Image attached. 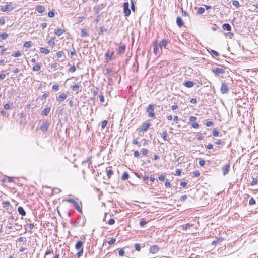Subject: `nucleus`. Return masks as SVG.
<instances>
[{
    "label": "nucleus",
    "mask_w": 258,
    "mask_h": 258,
    "mask_svg": "<svg viewBox=\"0 0 258 258\" xmlns=\"http://www.w3.org/2000/svg\"><path fill=\"white\" fill-rule=\"evenodd\" d=\"M67 98V95L64 93H62L58 97H57L56 100L58 102H61L66 100Z\"/></svg>",
    "instance_id": "12"
},
{
    "label": "nucleus",
    "mask_w": 258,
    "mask_h": 258,
    "mask_svg": "<svg viewBox=\"0 0 258 258\" xmlns=\"http://www.w3.org/2000/svg\"><path fill=\"white\" fill-rule=\"evenodd\" d=\"M257 183V180L256 178L252 177V180L251 182V185H254Z\"/></svg>",
    "instance_id": "44"
},
{
    "label": "nucleus",
    "mask_w": 258,
    "mask_h": 258,
    "mask_svg": "<svg viewBox=\"0 0 258 258\" xmlns=\"http://www.w3.org/2000/svg\"><path fill=\"white\" fill-rule=\"evenodd\" d=\"M113 54V52H112L111 54H110L109 52H107L105 53V56L106 57L105 59L106 61H109L112 59V55Z\"/></svg>",
    "instance_id": "25"
},
{
    "label": "nucleus",
    "mask_w": 258,
    "mask_h": 258,
    "mask_svg": "<svg viewBox=\"0 0 258 258\" xmlns=\"http://www.w3.org/2000/svg\"><path fill=\"white\" fill-rule=\"evenodd\" d=\"M255 203H256L255 200L254 199V198L253 197H251L249 201V204L250 205H253L255 204Z\"/></svg>",
    "instance_id": "39"
},
{
    "label": "nucleus",
    "mask_w": 258,
    "mask_h": 258,
    "mask_svg": "<svg viewBox=\"0 0 258 258\" xmlns=\"http://www.w3.org/2000/svg\"><path fill=\"white\" fill-rule=\"evenodd\" d=\"M21 54V53L19 51H17L15 53H13L12 56L13 57H19Z\"/></svg>",
    "instance_id": "36"
},
{
    "label": "nucleus",
    "mask_w": 258,
    "mask_h": 258,
    "mask_svg": "<svg viewBox=\"0 0 258 258\" xmlns=\"http://www.w3.org/2000/svg\"><path fill=\"white\" fill-rule=\"evenodd\" d=\"M141 153L144 155H146L148 153V150L146 149H143L141 151Z\"/></svg>",
    "instance_id": "49"
},
{
    "label": "nucleus",
    "mask_w": 258,
    "mask_h": 258,
    "mask_svg": "<svg viewBox=\"0 0 258 258\" xmlns=\"http://www.w3.org/2000/svg\"><path fill=\"white\" fill-rule=\"evenodd\" d=\"M135 248L138 251H140L141 250V246L140 244L136 243L135 244Z\"/></svg>",
    "instance_id": "47"
},
{
    "label": "nucleus",
    "mask_w": 258,
    "mask_h": 258,
    "mask_svg": "<svg viewBox=\"0 0 258 258\" xmlns=\"http://www.w3.org/2000/svg\"><path fill=\"white\" fill-rule=\"evenodd\" d=\"M205 12V9L203 7L199 8L198 10V13L199 14H202Z\"/></svg>",
    "instance_id": "42"
},
{
    "label": "nucleus",
    "mask_w": 258,
    "mask_h": 258,
    "mask_svg": "<svg viewBox=\"0 0 258 258\" xmlns=\"http://www.w3.org/2000/svg\"><path fill=\"white\" fill-rule=\"evenodd\" d=\"M162 135H163V139L164 141H165L167 140V134L166 131H164L162 133Z\"/></svg>",
    "instance_id": "45"
},
{
    "label": "nucleus",
    "mask_w": 258,
    "mask_h": 258,
    "mask_svg": "<svg viewBox=\"0 0 258 258\" xmlns=\"http://www.w3.org/2000/svg\"><path fill=\"white\" fill-rule=\"evenodd\" d=\"M232 4L237 8H238L240 6L239 2L236 0H233L232 2Z\"/></svg>",
    "instance_id": "43"
},
{
    "label": "nucleus",
    "mask_w": 258,
    "mask_h": 258,
    "mask_svg": "<svg viewBox=\"0 0 258 258\" xmlns=\"http://www.w3.org/2000/svg\"><path fill=\"white\" fill-rule=\"evenodd\" d=\"M49 125V123L47 121H46L44 122H43V123L40 126V129L43 132H45L48 130Z\"/></svg>",
    "instance_id": "9"
},
{
    "label": "nucleus",
    "mask_w": 258,
    "mask_h": 258,
    "mask_svg": "<svg viewBox=\"0 0 258 258\" xmlns=\"http://www.w3.org/2000/svg\"><path fill=\"white\" fill-rule=\"evenodd\" d=\"M82 246L83 242L81 241H78L75 245V248L76 249L78 250H81V249H83Z\"/></svg>",
    "instance_id": "20"
},
{
    "label": "nucleus",
    "mask_w": 258,
    "mask_h": 258,
    "mask_svg": "<svg viewBox=\"0 0 258 258\" xmlns=\"http://www.w3.org/2000/svg\"><path fill=\"white\" fill-rule=\"evenodd\" d=\"M40 51L41 53H44L46 55L50 53V51L48 49H47V48H43V47H40Z\"/></svg>",
    "instance_id": "27"
},
{
    "label": "nucleus",
    "mask_w": 258,
    "mask_h": 258,
    "mask_svg": "<svg viewBox=\"0 0 258 258\" xmlns=\"http://www.w3.org/2000/svg\"><path fill=\"white\" fill-rule=\"evenodd\" d=\"M151 126V123L149 122H145L143 123L141 126V131L143 132H146Z\"/></svg>",
    "instance_id": "10"
},
{
    "label": "nucleus",
    "mask_w": 258,
    "mask_h": 258,
    "mask_svg": "<svg viewBox=\"0 0 258 258\" xmlns=\"http://www.w3.org/2000/svg\"><path fill=\"white\" fill-rule=\"evenodd\" d=\"M48 16L50 18H52L54 16V13L53 11H50L48 13Z\"/></svg>",
    "instance_id": "55"
},
{
    "label": "nucleus",
    "mask_w": 258,
    "mask_h": 258,
    "mask_svg": "<svg viewBox=\"0 0 258 258\" xmlns=\"http://www.w3.org/2000/svg\"><path fill=\"white\" fill-rule=\"evenodd\" d=\"M63 32H64L63 30L58 28L57 29H55V34L57 36H60L63 34Z\"/></svg>",
    "instance_id": "24"
},
{
    "label": "nucleus",
    "mask_w": 258,
    "mask_h": 258,
    "mask_svg": "<svg viewBox=\"0 0 258 258\" xmlns=\"http://www.w3.org/2000/svg\"><path fill=\"white\" fill-rule=\"evenodd\" d=\"M123 11L125 16H128L131 14V10L129 9V4L125 2L123 4Z\"/></svg>",
    "instance_id": "6"
},
{
    "label": "nucleus",
    "mask_w": 258,
    "mask_h": 258,
    "mask_svg": "<svg viewBox=\"0 0 258 258\" xmlns=\"http://www.w3.org/2000/svg\"><path fill=\"white\" fill-rule=\"evenodd\" d=\"M88 34L87 33V32H86V31L84 29H82L81 30V34H80V36L81 37H87L88 36Z\"/></svg>",
    "instance_id": "30"
},
{
    "label": "nucleus",
    "mask_w": 258,
    "mask_h": 258,
    "mask_svg": "<svg viewBox=\"0 0 258 258\" xmlns=\"http://www.w3.org/2000/svg\"><path fill=\"white\" fill-rule=\"evenodd\" d=\"M187 199V196L186 195H183L180 198V201L181 202H184Z\"/></svg>",
    "instance_id": "56"
},
{
    "label": "nucleus",
    "mask_w": 258,
    "mask_h": 258,
    "mask_svg": "<svg viewBox=\"0 0 258 258\" xmlns=\"http://www.w3.org/2000/svg\"><path fill=\"white\" fill-rule=\"evenodd\" d=\"M59 90V85L57 84H55L52 86V90L56 92Z\"/></svg>",
    "instance_id": "34"
},
{
    "label": "nucleus",
    "mask_w": 258,
    "mask_h": 258,
    "mask_svg": "<svg viewBox=\"0 0 258 258\" xmlns=\"http://www.w3.org/2000/svg\"><path fill=\"white\" fill-rule=\"evenodd\" d=\"M76 67L75 66H73L69 69V72H74L76 71Z\"/></svg>",
    "instance_id": "57"
},
{
    "label": "nucleus",
    "mask_w": 258,
    "mask_h": 258,
    "mask_svg": "<svg viewBox=\"0 0 258 258\" xmlns=\"http://www.w3.org/2000/svg\"><path fill=\"white\" fill-rule=\"evenodd\" d=\"M128 177H129V175H128V173L127 172H124L123 173V174L121 177V179L122 180H125L127 179L128 178Z\"/></svg>",
    "instance_id": "28"
},
{
    "label": "nucleus",
    "mask_w": 258,
    "mask_h": 258,
    "mask_svg": "<svg viewBox=\"0 0 258 258\" xmlns=\"http://www.w3.org/2000/svg\"><path fill=\"white\" fill-rule=\"evenodd\" d=\"M183 85L187 88H191L194 86V83L191 81H187L184 82Z\"/></svg>",
    "instance_id": "17"
},
{
    "label": "nucleus",
    "mask_w": 258,
    "mask_h": 258,
    "mask_svg": "<svg viewBox=\"0 0 258 258\" xmlns=\"http://www.w3.org/2000/svg\"><path fill=\"white\" fill-rule=\"evenodd\" d=\"M212 71L215 74L216 76H219L220 74L225 73V70L220 68H212Z\"/></svg>",
    "instance_id": "5"
},
{
    "label": "nucleus",
    "mask_w": 258,
    "mask_h": 258,
    "mask_svg": "<svg viewBox=\"0 0 258 258\" xmlns=\"http://www.w3.org/2000/svg\"><path fill=\"white\" fill-rule=\"evenodd\" d=\"M116 241V239L115 238H111L109 241L108 244L109 245H111L113 244Z\"/></svg>",
    "instance_id": "51"
},
{
    "label": "nucleus",
    "mask_w": 258,
    "mask_h": 258,
    "mask_svg": "<svg viewBox=\"0 0 258 258\" xmlns=\"http://www.w3.org/2000/svg\"><path fill=\"white\" fill-rule=\"evenodd\" d=\"M83 254V249H81L79 250V251L77 253V258H80Z\"/></svg>",
    "instance_id": "38"
},
{
    "label": "nucleus",
    "mask_w": 258,
    "mask_h": 258,
    "mask_svg": "<svg viewBox=\"0 0 258 258\" xmlns=\"http://www.w3.org/2000/svg\"><path fill=\"white\" fill-rule=\"evenodd\" d=\"M42 63H38L35 66H34L32 68V70L33 71H39L41 67Z\"/></svg>",
    "instance_id": "21"
},
{
    "label": "nucleus",
    "mask_w": 258,
    "mask_h": 258,
    "mask_svg": "<svg viewBox=\"0 0 258 258\" xmlns=\"http://www.w3.org/2000/svg\"><path fill=\"white\" fill-rule=\"evenodd\" d=\"M147 222L146 221L145 219H144V218H141L140 219V225L141 226H144V225H145L146 224H147Z\"/></svg>",
    "instance_id": "31"
},
{
    "label": "nucleus",
    "mask_w": 258,
    "mask_h": 258,
    "mask_svg": "<svg viewBox=\"0 0 258 258\" xmlns=\"http://www.w3.org/2000/svg\"><path fill=\"white\" fill-rule=\"evenodd\" d=\"M45 255V258H54V253L52 250H47L46 251Z\"/></svg>",
    "instance_id": "14"
},
{
    "label": "nucleus",
    "mask_w": 258,
    "mask_h": 258,
    "mask_svg": "<svg viewBox=\"0 0 258 258\" xmlns=\"http://www.w3.org/2000/svg\"><path fill=\"white\" fill-rule=\"evenodd\" d=\"M191 226H192V225L190 224L189 223H187L182 226V228L184 230H187L188 228H189Z\"/></svg>",
    "instance_id": "37"
},
{
    "label": "nucleus",
    "mask_w": 258,
    "mask_h": 258,
    "mask_svg": "<svg viewBox=\"0 0 258 258\" xmlns=\"http://www.w3.org/2000/svg\"><path fill=\"white\" fill-rule=\"evenodd\" d=\"M213 135L215 137H217L219 136V132L217 131L216 129L214 130L213 131Z\"/></svg>",
    "instance_id": "54"
},
{
    "label": "nucleus",
    "mask_w": 258,
    "mask_h": 258,
    "mask_svg": "<svg viewBox=\"0 0 258 258\" xmlns=\"http://www.w3.org/2000/svg\"><path fill=\"white\" fill-rule=\"evenodd\" d=\"M100 98V101L101 102H104V97L103 94H101L99 96Z\"/></svg>",
    "instance_id": "63"
},
{
    "label": "nucleus",
    "mask_w": 258,
    "mask_h": 258,
    "mask_svg": "<svg viewBox=\"0 0 258 258\" xmlns=\"http://www.w3.org/2000/svg\"><path fill=\"white\" fill-rule=\"evenodd\" d=\"M213 123L212 121H208L206 122V125L207 127H211L213 125Z\"/></svg>",
    "instance_id": "64"
},
{
    "label": "nucleus",
    "mask_w": 258,
    "mask_h": 258,
    "mask_svg": "<svg viewBox=\"0 0 258 258\" xmlns=\"http://www.w3.org/2000/svg\"><path fill=\"white\" fill-rule=\"evenodd\" d=\"M48 44L50 45V46H53L55 44V42L53 40H49L48 42Z\"/></svg>",
    "instance_id": "59"
},
{
    "label": "nucleus",
    "mask_w": 258,
    "mask_h": 258,
    "mask_svg": "<svg viewBox=\"0 0 258 258\" xmlns=\"http://www.w3.org/2000/svg\"><path fill=\"white\" fill-rule=\"evenodd\" d=\"M229 91L228 84L226 83L225 81L222 82L220 88V92L222 94H227Z\"/></svg>",
    "instance_id": "3"
},
{
    "label": "nucleus",
    "mask_w": 258,
    "mask_h": 258,
    "mask_svg": "<svg viewBox=\"0 0 258 258\" xmlns=\"http://www.w3.org/2000/svg\"><path fill=\"white\" fill-rule=\"evenodd\" d=\"M103 4H101V5H98V6H96V7H95L94 8V11H95V13L96 14H98L100 12V11L103 8Z\"/></svg>",
    "instance_id": "22"
},
{
    "label": "nucleus",
    "mask_w": 258,
    "mask_h": 258,
    "mask_svg": "<svg viewBox=\"0 0 258 258\" xmlns=\"http://www.w3.org/2000/svg\"><path fill=\"white\" fill-rule=\"evenodd\" d=\"M68 202L71 203L73 204L76 210L80 213H82V210L81 207V203H80L77 202L74 199L69 198L66 200Z\"/></svg>",
    "instance_id": "1"
},
{
    "label": "nucleus",
    "mask_w": 258,
    "mask_h": 258,
    "mask_svg": "<svg viewBox=\"0 0 258 258\" xmlns=\"http://www.w3.org/2000/svg\"><path fill=\"white\" fill-rule=\"evenodd\" d=\"M230 169V165L229 164L225 165L222 167V172L223 175L225 176L229 172V170Z\"/></svg>",
    "instance_id": "13"
},
{
    "label": "nucleus",
    "mask_w": 258,
    "mask_h": 258,
    "mask_svg": "<svg viewBox=\"0 0 258 258\" xmlns=\"http://www.w3.org/2000/svg\"><path fill=\"white\" fill-rule=\"evenodd\" d=\"M50 111V107L45 108L42 111L41 114L43 115H45V116H47L49 114Z\"/></svg>",
    "instance_id": "26"
},
{
    "label": "nucleus",
    "mask_w": 258,
    "mask_h": 258,
    "mask_svg": "<svg viewBox=\"0 0 258 258\" xmlns=\"http://www.w3.org/2000/svg\"><path fill=\"white\" fill-rule=\"evenodd\" d=\"M169 43V41L167 39H163L161 41L160 43L158 44L160 47V49L162 50V48H167V46Z\"/></svg>",
    "instance_id": "7"
},
{
    "label": "nucleus",
    "mask_w": 258,
    "mask_h": 258,
    "mask_svg": "<svg viewBox=\"0 0 258 258\" xmlns=\"http://www.w3.org/2000/svg\"><path fill=\"white\" fill-rule=\"evenodd\" d=\"M134 155L135 157H136L137 158H139L140 157L139 153L138 151H134Z\"/></svg>",
    "instance_id": "62"
},
{
    "label": "nucleus",
    "mask_w": 258,
    "mask_h": 258,
    "mask_svg": "<svg viewBox=\"0 0 258 258\" xmlns=\"http://www.w3.org/2000/svg\"><path fill=\"white\" fill-rule=\"evenodd\" d=\"M80 84H77L74 85H72L71 86L72 90L73 91L76 92V93H78V92L81 91V90L80 89L81 87Z\"/></svg>",
    "instance_id": "15"
},
{
    "label": "nucleus",
    "mask_w": 258,
    "mask_h": 258,
    "mask_svg": "<svg viewBox=\"0 0 258 258\" xmlns=\"http://www.w3.org/2000/svg\"><path fill=\"white\" fill-rule=\"evenodd\" d=\"M106 31H107V29L104 28V27L102 26L100 28L99 31L98 32V35H101L103 34V32Z\"/></svg>",
    "instance_id": "33"
},
{
    "label": "nucleus",
    "mask_w": 258,
    "mask_h": 258,
    "mask_svg": "<svg viewBox=\"0 0 258 258\" xmlns=\"http://www.w3.org/2000/svg\"><path fill=\"white\" fill-rule=\"evenodd\" d=\"M113 174V171L112 170H108L107 171V175L108 178H110L111 175Z\"/></svg>",
    "instance_id": "46"
},
{
    "label": "nucleus",
    "mask_w": 258,
    "mask_h": 258,
    "mask_svg": "<svg viewBox=\"0 0 258 258\" xmlns=\"http://www.w3.org/2000/svg\"><path fill=\"white\" fill-rule=\"evenodd\" d=\"M154 107H155V105L149 104L147 108V111L148 113V117L150 118H156L155 113L154 112Z\"/></svg>",
    "instance_id": "2"
},
{
    "label": "nucleus",
    "mask_w": 258,
    "mask_h": 258,
    "mask_svg": "<svg viewBox=\"0 0 258 258\" xmlns=\"http://www.w3.org/2000/svg\"><path fill=\"white\" fill-rule=\"evenodd\" d=\"M118 254L120 256H123L124 255V251L123 248H121L119 250Z\"/></svg>",
    "instance_id": "50"
},
{
    "label": "nucleus",
    "mask_w": 258,
    "mask_h": 258,
    "mask_svg": "<svg viewBox=\"0 0 258 258\" xmlns=\"http://www.w3.org/2000/svg\"><path fill=\"white\" fill-rule=\"evenodd\" d=\"M205 161L203 160H200L199 162V164L201 166H204L205 165Z\"/></svg>",
    "instance_id": "60"
},
{
    "label": "nucleus",
    "mask_w": 258,
    "mask_h": 258,
    "mask_svg": "<svg viewBox=\"0 0 258 258\" xmlns=\"http://www.w3.org/2000/svg\"><path fill=\"white\" fill-rule=\"evenodd\" d=\"M165 186L166 187H170V186H171V184H170V183L169 182V181H168V180H166L165 183Z\"/></svg>",
    "instance_id": "61"
},
{
    "label": "nucleus",
    "mask_w": 258,
    "mask_h": 258,
    "mask_svg": "<svg viewBox=\"0 0 258 258\" xmlns=\"http://www.w3.org/2000/svg\"><path fill=\"white\" fill-rule=\"evenodd\" d=\"M18 212L22 216H24L26 215V212H25L24 209H23V208L22 207H21V206H19L18 208Z\"/></svg>",
    "instance_id": "23"
},
{
    "label": "nucleus",
    "mask_w": 258,
    "mask_h": 258,
    "mask_svg": "<svg viewBox=\"0 0 258 258\" xmlns=\"http://www.w3.org/2000/svg\"><path fill=\"white\" fill-rule=\"evenodd\" d=\"M107 124V120H104L102 122V125H101L102 128H104L106 126Z\"/></svg>",
    "instance_id": "53"
},
{
    "label": "nucleus",
    "mask_w": 258,
    "mask_h": 258,
    "mask_svg": "<svg viewBox=\"0 0 258 258\" xmlns=\"http://www.w3.org/2000/svg\"><path fill=\"white\" fill-rule=\"evenodd\" d=\"M8 34L6 33H3L0 35V37L3 40L6 39L8 37Z\"/></svg>",
    "instance_id": "40"
},
{
    "label": "nucleus",
    "mask_w": 258,
    "mask_h": 258,
    "mask_svg": "<svg viewBox=\"0 0 258 258\" xmlns=\"http://www.w3.org/2000/svg\"><path fill=\"white\" fill-rule=\"evenodd\" d=\"M125 45H122L119 47L118 49V53L119 54H123L125 52Z\"/></svg>",
    "instance_id": "29"
},
{
    "label": "nucleus",
    "mask_w": 258,
    "mask_h": 258,
    "mask_svg": "<svg viewBox=\"0 0 258 258\" xmlns=\"http://www.w3.org/2000/svg\"><path fill=\"white\" fill-rule=\"evenodd\" d=\"M191 126L194 128H198L199 127V124L196 122H194L192 124Z\"/></svg>",
    "instance_id": "58"
},
{
    "label": "nucleus",
    "mask_w": 258,
    "mask_h": 258,
    "mask_svg": "<svg viewBox=\"0 0 258 258\" xmlns=\"http://www.w3.org/2000/svg\"><path fill=\"white\" fill-rule=\"evenodd\" d=\"M24 47L26 48H30L31 46V42L30 41L26 42L24 44Z\"/></svg>",
    "instance_id": "35"
},
{
    "label": "nucleus",
    "mask_w": 258,
    "mask_h": 258,
    "mask_svg": "<svg viewBox=\"0 0 258 258\" xmlns=\"http://www.w3.org/2000/svg\"><path fill=\"white\" fill-rule=\"evenodd\" d=\"M176 23L178 26L180 28L182 27L184 24L183 20L180 17H177L176 18Z\"/></svg>",
    "instance_id": "16"
},
{
    "label": "nucleus",
    "mask_w": 258,
    "mask_h": 258,
    "mask_svg": "<svg viewBox=\"0 0 258 258\" xmlns=\"http://www.w3.org/2000/svg\"><path fill=\"white\" fill-rule=\"evenodd\" d=\"M153 47L154 53L156 55L159 56L162 53V50L160 49L159 45L157 44V42L156 41L153 42Z\"/></svg>",
    "instance_id": "4"
},
{
    "label": "nucleus",
    "mask_w": 258,
    "mask_h": 258,
    "mask_svg": "<svg viewBox=\"0 0 258 258\" xmlns=\"http://www.w3.org/2000/svg\"><path fill=\"white\" fill-rule=\"evenodd\" d=\"M63 54V51H59L56 53V56L58 58H60L62 57Z\"/></svg>",
    "instance_id": "48"
},
{
    "label": "nucleus",
    "mask_w": 258,
    "mask_h": 258,
    "mask_svg": "<svg viewBox=\"0 0 258 258\" xmlns=\"http://www.w3.org/2000/svg\"><path fill=\"white\" fill-rule=\"evenodd\" d=\"M12 106H13V103H10L6 104L5 105H4V107L5 109L8 110V109H10Z\"/></svg>",
    "instance_id": "32"
},
{
    "label": "nucleus",
    "mask_w": 258,
    "mask_h": 258,
    "mask_svg": "<svg viewBox=\"0 0 258 258\" xmlns=\"http://www.w3.org/2000/svg\"><path fill=\"white\" fill-rule=\"evenodd\" d=\"M36 11L39 13H42L45 11V8L42 5H38L36 8Z\"/></svg>",
    "instance_id": "18"
},
{
    "label": "nucleus",
    "mask_w": 258,
    "mask_h": 258,
    "mask_svg": "<svg viewBox=\"0 0 258 258\" xmlns=\"http://www.w3.org/2000/svg\"><path fill=\"white\" fill-rule=\"evenodd\" d=\"M222 28L224 30L230 31L231 30V27L228 23H224L222 25Z\"/></svg>",
    "instance_id": "19"
},
{
    "label": "nucleus",
    "mask_w": 258,
    "mask_h": 258,
    "mask_svg": "<svg viewBox=\"0 0 258 258\" xmlns=\"http://www.w3.org/2000/svg\"><path fill=\"white\" fill-rule=\"evenodd\" d=\"M210 52L216 56H218L220 55L219 53L214 50L211 49Z\"/></svg>",
    "instance_id": "41"
},
{
    "label": "nucleus",
    "mask_w": 258,
    "mask_h": 258,
    "mask_svg": "<svg viewBox=\"0 0 258 258\" xmlns=\"http://www.w3.org/2000/svg\"><path fill=\"white\" fill-rule=\"evenodd\" d=\"M14 9V7L12 6V4H8L6 5L1 6V10L3 12L11 11Z\"/></svg>",
    "instance_id": "8"
},
{
    "label": "nucleus",
    "mask_w": 258,
    "mask_h": 258,
    "mask_svg": "<svg viewBox=\"0 0 258 258\" xmlns=\"http://www.w3.org/2000/svg\"><path fill=\"white\" fill-rule=\"evenodd\" d=\"M159 250V248L157 245H152L150 247V252L151 253H156Z\"/></svg>",
    "instance_id": "11"
},
{
    "label": "nucleus",
    "mask_w": 258,
    "mask_h": 258,
    "mask_svg": "<svg viewBox=\"0 0 258 258\" xmlns=\"http://www.w3.org/2000/svg\"><path fill=\"white\" fill-rule=\"evenodd\" d=\"M108 223L110 225H113L115 223V220L113 218H111L108 221Z\"/></svg>",
    "instance_id": "52"
}]
</instances>
